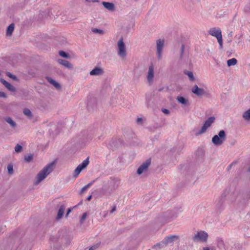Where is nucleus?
<instances>
[{"label":"nucleus","mask_w":250,"mask_h":250,"mask_svg":"<svg viewBox=\"0 0 250 250\" xmlns=\"http://www.w3.org/2000/svg\"><path fill=\"white\" fill-rule=\"evenodd\" d=\"M176 215L172 214L170 212H166L163 216L164 223L169 222L172 219L176 217Z\"/></svg>","instance_id":"ddd939ff"},{"label":"nucleus","mask_w":250,"mask_h":250,"mask_svg":"<svg viewBox=\"0 0 250 250\" xmlns=\"http://www.w3.org/2000/svg\"><path fill=\"white\" fill-rule=\"evenodd\" d=\"M215 118L214 117H210L208 118L205 122L204 125L202 127L201 129L198 131H196L195 132V134L196 136H198L200 134L204 133L207 129L210 126L211 124L214 122Z\"/></svg>","instance_id":"20e7f679"},{"label":"nucleus","mask_w":250,"mask_h":250,"mask_svg":"<svg viewBox=\"0 0 250 250\" xmlns=\"http://www.w3.org/2000/svg\"><path fill=\"white\" fill-rule=\"evenodd\" d=\"M151 163L150 159L147 160L145 162L143 163L138 168L137 173L139 175L141 174L144 171H146Z\"/></svg>","instance_id":"9b49d317"},{"label":"nucleus","mask_w":250,"mask_h":250,"mask_svg":"<svg viewBox=\"0 0 250 250\" xmlns=\"http://www.w3.org/2000/svg\"><path fill=\"white\" fill-rule=\"evenodd\" d=\"M33 158V155L30 154L29 155L25 156L24 157V159H25V161H26L27 162H29L32 160Z\"/></svg>","instance_id":"473e14b6"},{"label":"nucleus","mask_w":250,"mask_h":250,"mask_svg":"<svg viewBox=\"0 0 250 250\" xmlns=\"http://www.w3.org/2000/svg\"><path fill=\"white\" fill-rule=\"evenodd\" d=\"M208 33L209 35L216 38L219 44V48L221 49L222 48L223 39L220 28L218 27L211 28L209 30Z\"/></svg>","instance_id":"7ed1b4c3"},{"label":"nucleus","mask_w":250,"mask_h":250,"mask_svg":"<svg viewBox=\"0 0 250 250\" xmlns=\"http://www.w3.org/2000/svg\"><path fill=\"white\" fill-rule=\"evenodd\" d=\"M164 47V41L159 39L156 42V53L158 60H161L162 58L163 49Z\"/></svg>","instance_id":"423d86ee"},{"label":"nucleus","mask_w":250,"mask_h":250,"mask_svg":"<svg viewBox=\"0 0 250 250\" xmlns=\"http://www.w3.org/2000/svg\"><path fill=\"white\" fill-rule=\"evenodd\" d=\"M237 62V60L235 58H232L227 61V65L228 66L235 65Z\"/></svg>","instance_id":"b1692460"},{"label":"nucleus","mask_w":250,"mask_h":250,"mask_svg":"<svg viewBox=\"0 0 250 250\" xmlns=\"http://www.w3.org/2000/svg\"><path fill=\"white\" fill-rule=\"evenodd\" d=\"M14 24L13 23H11L10 24L7 28L6 30V35L7 36H11L14 31Z\"/></svg>","instance_id":"4be33fe9"},{"label":"nucleus","mask_w":250,"mask_h":250,"mask_svg":"<svg viewBox=\"0 0 250 250\" xmlns=\"http://www.w3.org/2000/svg\"><path fill=\"white\" fill-rule=\"evenodd\" d=\"M184 73L188 76L189 80L190 81H194L195 78L193 76V73L191 71H186L184 72Z\"/></svg>","instance_id":"393cba45"},{"label":"nucleus","mask_w":250,"mask_h":250,"mask_svg":"<svg viewBox=\"0 0 250 250\" xmlns=\"http://www.w3.org/2000/svg\"><path fill=\"white\" fill-rule=\"evenodd\" d=\"M237 161H234L232 163H231L228 167L227 169L228 170H229L232 167V166L235 165L237 163Z\"/></svg>","instance_id":"58836bf2"},{"label":"nucleus","mask_w":250,"mask_h":250,"mask_svg":"<svg viewBox=\"0 0 250 250\" xmlns=\"http://www.w3.org/2000/svg\"><path fill=\"white\" fill-rule=\"evenodd\" d=\"M98 246H99V245H98V244H97V245H94V246H91V247L89 248V250H95L97 248H98Z\"/></svg>","instance_id":"79ce46f5"},{"label":"nucleus","mask_w":250,"mask_h":250,"mask_svg":"<svg viewBox=\"0 0 250 250\" xmlns=\"http://www.w3.org/2000/svg\"><path fill=\"white\" fill-rule=\"evenodd\" d=\"M177 100L180 104H184L185 105H188V100L186 99V98H185L184 97H183L182 96H178V97H177Z\"/></svg>","instance_id":"aec40b11"},{"label":"nucleus","mask_w":250,"mask_h":250,"mask_svg":"<svg viewBox=\"0 0 250 250\" xmlns=\"http://www.w3.org/2000/svg\"><path fill=\"white\" fill-rule=\"evenodd\" d=\"M142 121V119L141 118H138L137 119V123H140Z\"/></svg>","instance_id":"09e8293b"},{"label":"nucleus","mask_w":250,"mask_h":250,"mask_svg":"<svg viewBox=\"0 0 250 250\" xmlns=\"http://www.w3.org/2000/svg\"><path fill=\"white\" fill-rule=\"evenodd\" d=\"M92 31L95 33H99L100 34H104V31L101 29H98L97 28H93L92 29Z\"/></svg>","instance_id":"72a5a7b5"},{"label":"nucleus","mask_w":250,"mask_h":250,"mask_svg":"<svg viewBox=\"0 0 250 250\" xmlns=\"http://www.w3.org/2000/svg\"><path fill=\"white\" fill-rule=\"evenodd\" d=\"M122 143V141L120 139L113 138L107 144L108 148L114 149L119 147Z\"/></svg>","instance_id":"6e6552de"},{"label":"nucleus","mask_w":250,"mask_h":250,"mask_svg":"<svg viewBox=\"0 0 250 250\" xmlns=\"http://www.w3.org/2000/svg\"><path fill=\"white\" fill-rule=\"evenodd\" d=\"M22 150V146L19 144H17L15 147V151L17 153L21 152Z\"/></svg>","instance_id":"2f4dec72"},{"label":"nucleus","mask_w":250,"mask_h":250,"mask_svg":"<svg viewBox=\"0 0 250 250\" xmlns=\"http://www.w3.org/2000/svg\"><path fill=\"white\" fill-rule=\"evenodd\" d=\"M116 206H114V207L112 208V209H111V210H110V213H113V212L116 210Z\"/></svg>","instance_id":"a18cd8bd"},{"label":"nucleus","mask_w":250,"mask_h":250,"mask_svg":"<svg viewBox=\"0 0 250 250\" xmlns=\"http://www.w3.org/2000/svg\"><path fill=\"white\" fill-rule=\"evenodd\" d=\"M154 77V68L152 64L148 67V72L147 74V80L149 85L152 84L153 78Z\"/></svg>","instance_id":"1a4fd4ad"},{"label":"nucleus","mask_w":250,"mask_h":250,"mask_svg":"<svg viewBox=\"0 0 250 250\" xmlns=\"http://www.w3.org/2000/svg\"><path fill=\"white\" fill-rule=\"evenodd\" d=\"M102 4L109 11H113L115 10V6L113 3L103 1Z\"/></svg>","instance_id":"2eb2a0df"},{"label":"nucleus","mask_w":250,"mask_h":250,"mask_svg":"<svg viewBox=\"0 0 250 250\" xmlns=\"http://www.w3.org/2000/svg\"><path fill=\"white\" fill-rule=\"evenodd\" d=\"M91 198H92V196H91V195H90V196H88V197H87V200L88 201H89V200H90L91 199Z\"/></svg>","instance_id":"8fccbe9b"},{"label":"nucleus","mask_w":250,"mask_h":250,"mask_svg":"<svg viewBox=\"0 0 250 250\" xmlns=\"http://www.w3.org/2000/svg\"><path fill=\"white\" fill-rule=\"evenodd\" d=\"M82 170V169H81L80 168V167H76V168L74 170V172H73L74 177H75V178L77 177Z\"/></svg>","instance_id":"c756f323"},{"label":"nucleus","mask_w":250,"mask_h":250,"mask_svg":"<svg viewBox=\"0 0 250 250\" xmlns=\"http://www.w3.org/2000/svg\"><path fill=\"white\" fill-rule=\"evenodd\" d=\"M103 73L102 69L99 67H95L90 72V75L92 76H99Z\"/></svg>","instance_id":"dca6fc26"},{"label":"nucleus","mask_w":250,"mask_h":250,"mask_svg":"<svg viewBox=\"0 0 250 250\" xmlns=\"http://www.w3.org/2000/svg\"><path fill=\"white\" fill-rule=\"evenodd\" d=\"M203 250H209V249L208 247H205L203 248Z\"/></svg>","instance_id":"3c124183"},{"label":"nucleus","mask_w":250,"mask_h":250,"mask_svg":"<svg viewBox=\"0 0 250 250\" xmlns=\"http://www.w3.org/2000/svg\"><path fill=\"white\" fill-rule=\"evenodd\" d=\"M118 55L124 58L126 56V49L123 38H121L118 42Z\"/></svg>","instance_id":"0eeeda50"},{"label":"nucleus","mask_w":250,"mask_h":250,"mask_svg":"<svg viewBox=\"0 0 250 250\" xmlns=\"http://www.w3.org/2000/svg\"><path fill=\"white\" fill-rule=\"evenodd\" d=\"M7 170L9 174H12L14 172L13 166L12 164H10L7 166Z\"/></svg>","instance_id":"7c9ffc66"},{"label":"nucleus","mask_w":250,"mask_h":250,"mask_svg":"<svg viewBox=\"0 0 250 250\" xmlns=\"http://www.w3.org/2000/svg\"><path fill=\"white\" fill-rule=\"evenodd\" d=\"M226 139V134L223 130H220L218 135H214L212 138V143L216 146H221Z\"/></svg>","instance_id":"f03ea898"},{"label":"nucleus","mask_w":250,"mask_h":250,"mask_svg":"<svg viewBox=\"0 0 250 250\" xmlns=\"http://www.w3.org/2000/svg\"><path fill=\"white\" fill-rule=\"evenodd\" d=\"M86 216H87L86 213H84L83 214V215H82V217L81 218V220H80L81 223H82L85 220V218L86 217Z\"/></svg>","instance_id":"c9c22d12"},{"label":"nucleus","mask_w":250,"mask_h":250,"mask_svg":"<svg viewBox=\"0 0 250 250\" xmlns=\"http://www.w3.org/2000/svg\"><path fill=\"white\" fill-rule=\"evenodd\" d=\"M5 121L8 123L12 127H15L16 126V123L10 117H7L5 119Z\"/></svg>","instance_id":"5701e85b"},{"label":"nucleus","mask_w":250,"mask_h":250,"mask_svg":"<svg viewBox=\"0 0 250 250\" xmlns=\"http://www.w3.org/2000/svg\"><path fill=\"white\" fill-rule=\"evenodd\" d=\"M0 97H1V98H6V95L3 92L0 91Z\"/></svg>","instance_id":"37998d69"},{"label":"nucleus","mask_w":250,"mask_h":250,"mask_svg":"<svg viewBox=\"0 0 250 250\" xmlns=\"http://www.w3.org/2000/svg\"><path fill=\"white\" fill-rule=\"evenodd\" d=\"M191 91L193 93L199 97L204 95L206 93L205 90L202 88H199L197 85L195 84L191 88Z\"/></svg>","instance_id":"9d476101"},{"label":"nucleus","mask_w":250,"mask_h":250,"mask_svg":"<svg viewBox=\"0 0 250 250\" xmlns=\"http://www.w3.org/2000/svg\"><path fill=\"white\" fill-rule=\"evenodd\" d=\"M208 237V233L205 231H200L195 233L192 238L194 242H206Z\"/></svg>","instance_id":"39448f33"},{"label":"nucleus","mask_w":250,"mask_h":250,"mask_svg":"<svg viewBox=\"0 0 250 250\" xmlns=\"http://www.w3.org/2000/svg\"><path fill=\"white\" fill-rule=\"evenodd\" d=\"M53 165V163H50L47 165L39 172L35 179L34 184L35 185H38L52 171Z\"/></svg>","instance_id":"f257e3e1"},{"label":"nucleus","mask_w":250,"mask_h":250,"mask_svg":"<svg viewBox=\"0 0 250 250\" xmlns=\"http://www.w3.org/2000/svg\"><path fill=\"white\" fill-rule=\"evenodd\" d=\"M71 212V208H69L67 210V213L66 214L65 217H67L68 214Z\"/></svg>","instance_id":"49530a36"},{"label":"nucleus","mask_w":250,"mask_h":250,"mask_svg":"<svg viewBox=\"0 0 250 250\" xmlns=\"http://www.w3.org/2000/svg\"><path fill=\"white\" fill-rule=\"evenodd\" d=\"M108 213V211H104L103 213V216L104 218L106 217V216H107Z\"/></svg>","instance_id":"c03bdc74"},{"label":"nucleus","mask_w":250,"mask_h":250,"mask_svg":"<svg viewBox=\"0 0 250 250\" xmlns=\"http://www.w3.org/2000/svg\"><path fill=\"white\" fill-rule=\"evenodd\" d=\"M218 246L219 247H221L224 246V242L222 240H220L218 242Z\"/></svg>","instance_id":"ea45409f"},{"label":"nucleus","mask_w":250,"mask_h":250,"mask_svg":"<svg viewBox=\"0 0 250 250\" xmlns=\"http://www.w3.org/2000/svg\"><path fill=\"white\" fill-rule=\"evenodd\" d=\"M162 111L166 114H168L169 113V111L167 109L163 108L162 109Z\"/></svg>","instance_id":"a19ab883"},{"label":"nucleus","mask_w":250,"mask_h":250,"mask_svg":"<svg viewBox=\"0 0 250 250\" xmlns=\"http://www.w3.org/2000/svg\"><path fill=\"white\" fill-rule=\"evenodd\" d=\"M7 75L12 79L16 80L17 79V77L16 76L11 74L10 73H8Z\"/></svg>","instance_id":"4c0bfd02"},{"label":"nucleus","mask_w":250,"mask_h":250,"mask_svg":"<svg viewBox=\"0 0 250 250\" xmlns=\"http://www.w3.org/2000/svg\"><path fill=\"white\" fill-rule=\"evenodd\" d=\"M178 239V236L177 235H169L166 237L164 240L167 245L169 244H172L174 241L177 240Z\"/></svg>","instance_id":"f8f14e48"},{"label":"nucleus","mask_w":250,"mask_h":250,"mask_svg":"<svg viewBox=\"0 0 250 250\" xmlns=\"http://www.w3.org/2000/svg\"><path fill=\"white\" fill-rule=\"evenodd\" d=\"M65 207L64 206V205L61 206V207L58 210V212L57 216L56 217L57 220L60 219L62 217L64 212V210H65Z\"/></svg>","instance_id":"a211bd4d"},{"label":"nucleus","mask_w":250,"mask_h":250,"mask_svg":"<svg viewBox=\"0 0 250 250\" xmlns=\"http://www.w3.org/2000/svg\"><path fill=\"white\" fill-rule=\"evenodd\" d=\"M0 82L9 91H15V87L8 82L2 79H0Z\"/></svg>","instance_id":"4468645a"},{"label":"nucleus","mask_w":250,"mask_h":250,"mask_svg":"<svg viewBox=\"0 0 250 250\" xmlns=\"http://www.w3.org/2000/svg\"><path fill=\"white\" fill-rule=\"evenodd\" d=\"M23 113L25 116L29 118H31L32 117V112L28 108H25L23 110Z\"/></svg>","instance_id":"cd10ccee"},{"label":"nucleus","mask_w":250,"mask_h":250,"mask_svg":"<svg viewBox=\"0 0 250 250\" xmlns=\"http://www.w3.org/2000/svg\"><path fill=\"white\" fill-rule=\"evenodd\" d=\"M243 118L246 120H250V108L243 114Z\"/></svg>","instance_id":"a878e982"},{"label":"nucleus","mask_w":250,"mask_h":250,"mask_svg":"<svg viewBox=\"0 0 250 250\" xmlns=\"http://www.w3.org/2000/svg\"><path fill=\"white\" fill-rule=\"evenodd\" d=\"M59 62L60 64L63 66L66 67L67 68H72V65L68 61L64 60H59Z\"/></svg>","instance_id":"6ab92c4d"},{"label":"nucleus","mask_w":250,"mask_h":250,"mask_svg":"<svg viewBox=\"0 0 250 250\" xmlns=\"http://www.w3.org/2000/svg\"><path fill=\"white\" fill-rule=\"evenodd\" d=\"M95 182V181H92L89 184H88L87 185L83 187L81 190V193H83L85 190H86L89 188H90Z\"/></svg>","instance_id":"bb28decb"},{"label":"nucleus","mask_w":250,"mask_h":250,"mask_svg":"<svg viewBox=\"0 0 250 250\" xmlns=\"http://www.w3.org/2000/svg\"><path fill=\"white\" fill-rule=\"evenodd\" d=\"M46 79L48 82L52 84L56 89H58L61 88L60 84L57 82L52 79L51 78L49 77H46Z\"/></svg>","instance_id":"f3484780"},{"label":"nucleus","mask_w":250,"mask_h":250,"mask_svg":"<svg viewBox=\"0 0 250 250\" xmlns=\"http://www.w3.org/2000/svg\"><path fill=\"white\" fill-rule=\"evenodd\" d=\"M89 162V158H87L81 164L79 165L78 167L83 170L87 166Z\"/></svg>","instance_id":"412c9836"},{"label":"nucleus","mask_w":250,"mask_h":250,"mask_svg":"<svg viewBox=\"0 0 250 250\" xmlns=\"http://www.w3.org/2000/svg\"><path fill=\"white\" fill-rule=\"evenodd\" d=\"M87 2H99L98 0H85Z\"/></svg>","instance_id":"de8ad7c7"},{"label":"nucleus","mask_w":250,"mask_h":250,"mask_svg":"<svg viewBox=\"0 0 250 250\" xmlns=\"http://www.w3.org/2000/svg\"><path fill=\"white\" fill-rule=\"evenodd\" d=\"M59 55L61 56H62V57L63 58H68L69 57L68 55L66 52H65L63 51H59Z\"/></svg>","instance_id":"f704fd0d"},{"label":"nucleus","mask_w":250,"mask_h":250,"mask_svg":"<svg viewBox=\"0 0 250 250\" xmlns=\"http://www.w3.org/2000/svg\"><path fill=\"white\" fill-rule=\"evenodd\" d=\"M184 48H185V46H184V45L183 44H182V46H181V50H180V52H181L180 57L181 58H182L183 56Z\"/></svg>","instance_id":"e433bc0d"},{"label":"nucleus","mask_w":250,"mask_h":250,"mask_svg":"<svg viewBox=\"0 0 250 250\" xmlns=\"http://www.w3.org/2000/svg\"><path fill=\"white\" fill-rule=\"evenodd\" d=\"M167 245H166L164 240L163 239L161 242L159 243H157L155 245V247H158L159 249L164 248L166 247Z\"/></svg>","instance_id":"c85d7f7f"}]
</instances>
